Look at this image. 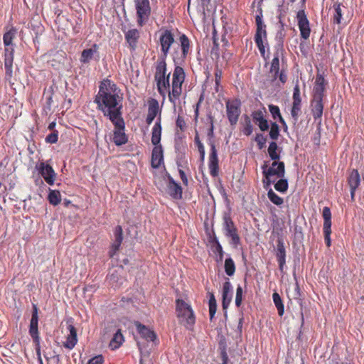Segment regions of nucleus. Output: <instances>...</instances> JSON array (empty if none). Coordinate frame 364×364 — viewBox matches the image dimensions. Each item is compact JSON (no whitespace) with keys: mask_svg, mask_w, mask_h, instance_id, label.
<instances>
[{"mask_svg":"<svg viewBox=\"0 0 364 364\" xmlns=\"http://www.w3.org/2000/svg\"><path fill=\"white\" fill-rule=\"evenodd\" d=\"M181 51L174 50L172 58L175 68L172 74L171 85L170 84V73H167L166 58L159 57L155 65L154 80L157 91L165 100L168 96L169 102L176 106L182 94V85L186 78L184 69L180 65L186 59L191 48L190 41L185 34L178 38Z\"/></svg>","mask_w":364,"mask_h":364,"instance_id":"f257e3e1","label":"nucleus"},{"mask_svg":"<svg viewBox=\"0 0 364 364\" xmlns=\"http://www.w3.org/2000/svg\"><path fill=\"white\" fill-rule=\"evenodd\" d=\"M123 97L116 84L107 79L100 82L94 102L109 121L122 117Z\"/></svg>","mask_w":364,"mask_h":364,"instance_id":"f03ea898","label":"nucleus"},{"mask_svg":"<svg viewBox=\"0 0 364 364\" xmlns=\"http://www.w3.org/2000/svg\"><path fill=\"white\" fill-rule=\"evenodd\" d=\"M161 115L157 118L151 130V143L154 146L151 152V164L154 168H159L164 163V150L160 144L162 127Z\"/></svg>","mask_w":364,"mask_h":364,"instance_id":"7ed1b4c3","label":"nucleus"},{"mask_svg":"<svg viewBox=\"0 0 364 364\" xmlns=\"http://www.w3.org/2000/svg\"><path fill=\"white\" fill-rule=\"evenodd\" d=\"M210 119V127L208 130L207 135L208 136V144L209 145L210 150L208 159V168L210 171V174L215 177L218 175L219 165H218V153L215 146V144L214 140L213 139L214 136V117L211 115L208 116Z\"/></svg>","mask_w":364,"mask_h":364,"instance_id":"20e7f679","label":"nucleus"},{"mask_svg":"<svg viewBox=\"0 0 364 364\" xmlns=\"http://www.w3.org/2000/svg\"><path fill=\"white\" fill-rule=\"evenodd\" d=\"M176 311L179 321L186 328L191 329L196 322V316L191 305L178 299L176 301Z\"/></svg>","mask_w":364,"mask_h":364,"instance_id":"39448f33","label":"nucleus"},{"mask_svg":"<svg viewBox=\"0 0 364 364\" xmlns=\"http://www.w3.org/2000/svg\"><path fill=\"white\" fill-rule=\"evenodd\" d=\"M15 36V31L10 30L6 32L3 36L4 50V67L6 74L9 77L12 75V65L14 61V48L12 47V41Z\"/></svg>","mask_w":364,"mask_h":364,"instance_id":"423d86ee","label":"nucleus"},{"mask_svg":"<svg viewBox=\"0 0 364 364\" xmlns=\"http://www.w3.org/2000/svg\"><path fill=\"white\" fill-rule=\"evenodd\" d=\"M259 14L255 17V23L257 26L256 33L255 35V42L259 50L261 55L266 59L264 41H267V33L266 31V25L262 21V10L261 8L258 9Z\"/></svg>","mask_w":364,"mask_h":364,"instance_id":"0eeeda50","label":"nucleus"},{"mask_svg":"<svg viewBox=\"0 0 364 364\" xmlns=\"http://www.w3.org/2000/svg\"><path fill=\"white\" fill-rule=\"evenodd\" d=\"M262 174L265 178L263 180V183L264 184V188L270 186L274 183L273 181L271 180V177L276 176L278 178H284L285 176V165L283 161H273L271 166L267 167V164L265 163L262 166Z\"/></svg>","mask_w":364,"mask_h":364,"instance_id":"6e6552de","label":"nucleus"},{"mask_svg":"<svg viewBox=\"0 0 364 364\" xmlns=\"http://www.w3.org/2000/svg\"><path fill=\"white\" fill-rule=\"evenodd\" d=\"M136 11L137 26H144L149 20L151 15V7L149 0H134Z\"/></svg>","mask_w":364,"mask_h":364,"instance_id":"1a4fd4ad","label":"nucleus"},{"mask_svg":"<svg viewBox=\"0 0 364 364\" xmlns=\"http://www.w3.org/2000/svg\"><path fill=\"white\" fill-rule=\"evenodd\" d=\"M274 49V56L270 63L269 73L272 74L273 80H277L279 70L282 68H284L285 65L282 37L279 43L275 46Z\"/></svg>","mask_w":364,"mask_h":364,"instance_id":"9d476101","label":"nucleus"},{"mask_svg":"<svg viewBox=\"0 0 364 364\" xmlns=\"http://www.w3.org/2000/svg\"><path fill=\"white\" fill-rule=\"evenodd\" d=\"M29 334L33 338V343L36 346L37 355L41 364H43L42 359L40 353V337L38 333V307L36 304H33V312L29 326Z\"/></svg>","mask_w":364,"mask_h":364,"instance_id":"9b49d317","label":"nucleus"},{"mask_svg":"<svg viewBox=\"0 0 364 364\" xmlns=\"http://www.w3.org/2000/svg\"><path fill=\"white\" fill-rule=\"evenodd\" d=\"M110 122L114 127V129L113 131V142L117 146L125 144L127 142L128 139L124 132L125 122L123 117L110 120Z\"/></svg>","mask_w":364,"mask_h":364,"instance_id":"f8f14e48","label":"nucleus"},{"mask_svg":"<svg viewBox=\"0 0 364 364\" xmlns=\"http://www.w3.org/2000/svg\"><path fill=\"white\" fill-rule=\"evenodd\" d=\"M223 227L225 235L231 239V244L235 247L240 245V238L238 235L237 229L229 215H225L223 217Z\"/></svg>","mask_w":364,"mask_h":364,"instance_id":"ddd939ff","label":"nucleus"},{"mask_svg":"<svg viewBox=\"0 0 364 364\" xmlns=\"http://www.w3.org/2000/svg\"><path fill=\"white\" fill-rule=\"evenodd\" d=\"M227 117L232 126L235 125L241 113V102L238 99L228 100L225 102Z\"/></svg>","mask_w":364,"mask_h":364,"instance_id":"4468645a","label":"nucleus"},{"mask_svg":"<svg viewBox=\"0 0 364 364\" xmlns=\"http://www.w3.org/2000/svg\"><path fill=\"white\" fill-rule=\"evenodd\" d=\"M296 19L301 38L307 40L311 34V28L304 9H301L297 12Z\"/></svg>","mask_w":364,"mask_h":364,"instance_id":"2eb2a0df","label":"nucleus"},{"mask_svg":"<svg viewBox=\"0 0 364 364\" xmlns=\"http://www.w3.org/2000/svg\"><path fill=\"white\" fill-rule=\"evenodd\" d=\"M292 105L291 109V115L294 122H296L301 114V98L300 93V87L298 82L294 87L292 96Z\"/></svg>","mask_w":364,"mask_h":364,"instance_id":"dca6fc26","label":"nucleus"},{"mask_svg":"<svg viewBox=\"0 0 364 364\" xmlns=\"http://www.w3.org/2000/svg\"><path fill=\"white\" fill-rule=\"evenodd\" d=\"M173 43L174 37L172 32L169 30H165L159 37V43L161 51V54L159 57L167 58L171 46Z\"/></svg>","mask_w":364,"mask_h":364,"instance_id":"f3484780","label":"nucleus"},{"mask_svg":"<svg viewBox=\"0 0 364 364\" xmlns=\"http://www.w3.org/2000/svg\"><path fill=\"white\" fill-rule=\"evenodd\" d=\"M36 169L48 184L50 186L54 184L56 173L50 165L42 161L36 165Z\"/></svg>","mask_w":364,"mask_h":364,"instance_id":"a211bd4d","label":"nucleus"},{"mask_svg":"<svg viewBox=\"0 0 364 364\" xmlns=\"http://www.w3.org/2000/svg\"><path fill=\"white\" fill-rule=\"evenodd\" d=\"M139 38L140 33L136 28L129 29L124 33L125 41L132 52L135 51L136 49Z\"/></svg>","mask_w":364,"mask_h":364,"instance_id":"6ab92c4d","label":"nucleus"},{"mask_svg":"<svg viewBox=\"0 0 364 364\" xmlns=\"http://www.w3.org/2000/svg\"><path fill=\"white\" fill-rule=\"evenodd\" d=\"M266 109L263 107L262 109L254 111L252 113L253 121L258 125L261 131L264 132L269 129V125L268 121L264 117Z\"/></svg>","mask_w":364,"mask_h":364,"instance_id":"aec40b11","label":"nucleus"},{"mask_svg":"<svg viewBox=\"0 0 364 364\" xmlns=\"http://www.w3.org/2000/svg\"><path fill=\"white\" fill-rule=\"evenodd\" d=\"M326 81L323 75L321 73H317L315 80V85L313 89V97L314 98H323L325 86Z\"/></svg>","mask_w":364,"mask_h":364,"instance_id":"412c9836","label":"nucleus"},{"mask_svg":"<svg viewBox=\"0 0 364 364\" xmlns=\"http://www.w3.org/2000/svg\"><path fill=\"white\" fill-rule=\"evenodd\" d=\"M222 297L223 309H227L232 298V287L228 279L223 283Z\"/></svg>","mask_w":364,"mask_h":364,"instance_id":"4be33fe9","label":"nucleus"},{"mask_svg":"<svg viewBox=\"0 0 364 364\" xmlns=\"http://www.w3.org/2000/svg\"><path fill=\"white\" fill-rule=\"evenodd\" d=\"M348 183L350 189V197L353 201L355 200V191L360 185V177L357 169H353L348 178Z\"/></svg>","mask_w":364,"mask_h":364,"instance_id":"5701e85b","label":"nucleus"},{"mask_svg":"<svg viewBox=\"0 0 364 364\" xmlns=\"http://www.w3.org/2000/svg\"><path fill=\"white\" fill-rule=\"evenodd\" d=\"M135 326L140 336L147 341H155L157 338L155 332L139 321L135 323Z\"/></svg>","mask_w":364,"mask_h":364,"instance_id":"b1692460","label":"nucleus"},{"mask_svg":"<svg viewBox=\"0 0 364 364\" xmlns=\"http://www.w3.org/2000/svg\"><path fill=\"white\" fill-rule=\"evenodd\" d=\"M68 329L69 331V334L66 336V341L63 342V346L65 348L72 350L77 343V330L72 324H69L68 326Z\"/></svg>","mask_w":364,"mask_h":364,"instance_id":"393cba45","label":"nucleus"},{"mask_svg":"<svg viewBox=\"0 0 364 364\" xmlns=\"http://www.w3.org/2000/svg\"><path fill=\"white\" fill-rule=\"evenodd\" d=\"M161 114L159 102L156 99L149 101L148 114L146 119L147 124H151L158 114Z\"/></svg>","mask_w":364,"mask_h":364,"instance_id":"a878e982","label":"nucleus"},{"mask_svg":"<svg viewBox=\"0 0 364 364\" xmlns=\"http://www.w3.org/2000/svg\"><path fill=\"white\" fill-rule=\"evenodd\" d=\"M276 257L279 264V270L283 272L284 267L286 264V250L282 239H279L277 240Z\"/></svg>","mask_w":364,"mask_h":364,"instance_id":"bb28decb","label":"nucleus"},{"mask_svg":"<svg viewBox=\"0 0 364 364\" xmlns=\"http://www.w3.org/2000/svg\"><path fill=\"white\" fill-rule=\"evenodd\" d=\"M311 113L315 120L321 119L323 115V98L313 97L311 102Z\"/></svg>","mask_w":364,"mask_h":364,"instance_id":"cd10ccee","label":"nucleus"},{"mask_svg":"<svg viewBox=\"0 0 364 364\" xmlns=\"http://www.w3.org/2000/svg\"><path fill=\"white\" fill-rule=\"evenodd\" d=\"M169 195L175 199H181L182 198L181 186L177 183L171 176H168V183L167 186Z\"/></svg>","mask_w":364,"mask_h":364,"instance_id":"c85d7f7f","label":"nucleus"},{"mask_svg":"<svg viewBox=\"0 0 364 364\" xmlns=\"http://www.w3.org/2000/svg\"><path fill=\"white\" fill-rule=\"evenodd\" d=\"M98 50L99 46L96 43H94L90 48L83 50L80 58V62L83 64L89 63Z\"/></svg>","mask_w":364,"mask_h":364,"instance_id":"c756f323","label":"nucleus"},{"mask_svg":"<svg viewBox=\"0 0 364 364\" xmlns=\"http://www.w3.org/2000/svg\"><path fill=\"white\" fill-rule=\"evenodd\" d=\"M114 235L115 240L112 245L113 251L109 252L110 257H112L114 256V255L115 254V252L119 250V247L123 240V235H122L123 231H122V228L120 225H117L114 228Z\"/></svg>","mask_w":364,"mask_h":364,"instance_id":"7c9ffc66","label":"nucleus"},{"mask_svg":"<svg viewBox=\"0 0 364 364\" xmlns=\"http://www.w3.org/2000/svg\"><path fill=\"white\" fill-rule=\"evenodd\" d=\"M124 336L121 333V330H118L114 334L109 343V347L112 350L119 348L124 342Z\"/></svg>","mask_w":364,"mask_h":364,"instance_id":"2f4dec72","label":"nucleus"},{"mask_svg":"<svg viewBox=\"0 0 364 364\" xmlns=\"http://www.w3.org/2000/svg\"><path fill=\"white\" fill-rule=\"evenodd\" d=\"M272 299L274 304L278 311V314L280 316H282L284 314V306L283 304L281 296L277 292H274L272 294Z\"/></svg>","mask_w":364,"mask_h":364,"instance_id":"473e14b6","label":"nucleus"},{"mask_svg":"<svg viewBox=\"0 0 364 364\" xmlns=\"http://www.w3.org/2000/svg\"><path fill=\"white\" fill-rule=\"evenodd\" d=\"M212 242L215 244V250L213 252L215 254H218L216 256V262H221L223 260L224 257V251L223 250V247L221 246L216 237L213 239Z\"/></svg>","mask_w":364,"mask_h":364,"instance_id":"72a5a7b5","label":"nucleus"},{"mask_svg":"<svg viewBox=\"0 0 364 364\" xmlns=\"http://www.w3.org/2000/svg\"><path fill=\"white\" fill-rule=\"evenodd\" d=\"M48 199L51 205H58L61 201L60 191L58 190H50Z\"/></svg>","mask_w":364,"mask_h":364,"instance_id":"f704fd0d","label":"nucleus"},{"mask_svg":"<svg viewBox=\"0 0 364 364\" xmlns=\"http://www.w3.org/2000/svg\"><path fill=\"white\" fill-rule=\"evenodd\" d=\"M323 218V228H331V212L328 207H324L322 211Z\"/></svg>","mask_w":364,"mask_h":364,"instance_id":"c9c22d12","label":"nucleus"},{"mask_svg":"<svg viewBox=\"0 0 364 364\" xmlns=\"http://www.w3.org/2000/svg\"><path fill=\"white\" fill-rule=\"evenodd\" d=\"M278 149V145L275 141H272L269 143L268 147V154L270 159L272 161H277L280 159V155L277 152Z\"/></svg>","mask_w":364,"mask_h":364,"instance_id":"e433bc0d","label":"nucleus"},{"mask_svg":"<svg viewBox=\"0 0 364 364\" xmlns=\"http://www.w3.org/2000/svg\"><path fill=\"white\" fill-rule=\"evenodd\" d=\"M225 272L228 276H232L235 272V264L231 257L227 258L225 261Z\"/></svg>","mask_w":364,"mask_h":364,"instance_id":"4c0bfd02","label":"nucleus"},{"mask_svg":"<svg viewBox=\"0 0 364 364\" xmlns=\"http://www.w3.org/2000/svg\"><path fill=\"white\" fill-rule=\"evenodd\" d=\"M217 310V302L216 299L214 296V294L213 293L210 295L209 299V315H210V320L212 321L215 316V314L216 313Z\"/></svg>","mask_w":364,"mask_h":364,"instance_id":"58836bf2","label":"nucleus"},{"mask_svg":"<svg viewBox=\"0 0 364 364\" xmlns=\"http://www.w3.org/2000/svg\"><path fill=\"white\" fill-rule=\"evenodd\" d=\"M267 197L272 203L277 205H281L284 203L283 198L275 193L271 188L267 192Z\"/></svg>","mask_w":364,"mask_h":364,"instance_id":"ea45409f","label":"nucleus"},{"mask_svg":"<svg viewBox=\"0 0 364 364\" xmlns=\"http://www.w3.org/2000/svg\"><path fill=\"white\" fill-rule=\"evenodd\" d=\"M288 187V181L284 178H279V180L274 184V188L280 193H285Z\"/></svg>","mask_w":364,"mask_h":364,"instance_id":"a19ab883","label":"nucleus"},{"mask_svg":"<svg viewBox=\"0 0 364 364\" xmlns=\"http://www.w3.org/2000/svg\"><path fill=\"white\" fill-rule=\"evenodd\" d=\"M269 137L272 140H277L279 136V127L277 122H272L270 127V131L269 133Z\"/></svg>","mask_w":364,"mask_h":364,"instance_id":"79ce46f5","label":"nucleus"},{"mask_svg":"<svg viewBox=\"0 0 364 364\" xmlns=\"http://www.w3.org/2000/svg\"><path fill=\"white\" fill-rule=\"evenodd\" d=\"M268 108H269V112L272 114V118L274 119H278L279 121L281 117H282L281 112H280L279 107L277 105H274L272 104V105H268Z\"/></svg>","mask_w":364,"mask_h":364,"instance_id":"37998d69","label":"nucleus"},{"mask_svg":"<svg viewBox=\"0 0 364 364\" xmlns=\"http://www.w3.org/2000/svg\"><path fill=\"white\" fill-rule=\"evenodd\" d=\"M334 11L335 14L333 16V23L339 24L341 23V20L342 18V10L341 8V4L334 5Z\"/></svg>","mask_w":364,"mask_h":364,"instance_id":"c03bdc74","label":"nucleus"},{"mask_svg":"<svg viewBox=\"0 0 364 364\" xmlns=\"http://www.w3.org/2000/svg\"><path fill=\"white\" fill-rule=\"evenodd\" d=\"M255 141L259 149H262L266 144L267 139L262 134H257L255 136Z\"/></svg>","mask_w":364,"mask_h":364,"instance_id":"a18cd8bd","label":"nucleus"},{"mask_svg":"<svg viewBox=\"0 0 364 364\" xmlns=\"http://www.w3.org/2000/svg\"><path fill=\"white\" fill-rule=\"evenodd\" d=\"M242 288L241 286H238L237 287V289H236V296H235V305L237 306V307H240L241 304H242Z\"/></svg>","mask_w":364,"mask_h":364,"instance_id":"49530a36","label":"nucleus"},{"mask_svg":"<svg viewBox=\"0 0 364 364\" xmlns=\"http://www.w3.org/2000/svg\"><path fill=\"white\" fill-rule=\"evenodd\" d=\"M45 140H46V141L47 143H50V144H55V143H56L58 141V132L57 131H54L52 133L49 134L48 135L46 136Z\"/></svg>","mask_w":364,"mask_h":364,"instance_id":"de8ad7c7","label":"nucleus"},{"mask_svg":"<svg viewBox=\"0 0 364 364\" xmlns=\"http://www.w3.org/2000/svg\"><path fill=\"white\" fill-rule=\"evenodd\" d=\"M323 235H324V241L327 247H330L331 245V228H323Z\"/></svg>","mask_w":364,"mask_h":364,"instance_id":"09e8293b","label":"nucleus"},{"mask_svg":"<svg viewBox=\"0 0 364 364\" xmlns=\"http://www.w3.org/2000/svg\"><path fill=\"white\" fill-rule=\"evenodd\" d=\"M118 271L113 272L111 274H109L107 278L109 281V282L112 284V286H114L115 287H118V276H119Z\"/></svg>","mask_w":364,"mask_h":364,"instance_id":"8fccbe9b","label":"nucleus"},{"mask_svg":"<svg viewBox=\"0 0 364 364\" xmlns=\"http://www.w3.org/2000/svg\"><path fill=\"white\" fill-rule=\"evenodd\" d=\"M215 75V91L218 92V87L220 84V80L222 78V71L220 70H216L214 73Z\"/></svg>","mask_w":364,"mask_h":364,"instance_id":"3c124183","label":"nucleus"},{"mask_svg":"<svg viewBox=\"0 0 364 364\" xmlns=\"http://www.w3.org/2000/svg\"><path fill=\"white\" fill-rule=\"evenodd\" d=\"M176 127H178L181 132H183L186 127V124L183 117L180 115H178L176 119Z\"/></svg>","mask_w":364,"mask_h":364,"instance_id":"603ef678","label":"nucleus"},{"mask_svg":"<svg viewBox=\"0 0 364 364\" xmlns=\"http://www.w3.org/2000/svg\"><path fill=\"white\" fill-rule=\"evenodd\" d=\"M277 78L279 79L281 82L285 83L287 80V69L284 68H282L280 70H279Z\"/></svg>","mask_w":364,"mask_h":364,"instance_id":"864d4df0","label":"nucleus"},{"mask_svg":"<svg viewBox=\"0 0 364 364\" xmlns=\"http://www.w3.org/2000/svg\"><path fill=\"white\" fill-rule=\"evenodd\" d=\"M53 89L50 87L49 94L46 97V103L48 109H50V107L53 104Z\"/></svg>","mask_w":364,"mask_h":364,"instance_id":"5fc2aeb1","label":"nucleus"},{"mask_svg":"<svg viewBox=\"0 0 364 364\" xmlns=\"http://www.w3.org/2000/svg\"><path fill=\"white\" fill-rule=\"evenodd\" d=\"M252 132H253V127L250 122V120H248L246 122V124L244 127L243 133L247 136H250L252 133Z\"/></svg>","mask_w":364,"mask_h":364,"instance_id":"6e6d98bb","label":"nucleus"},{"mask_svg":"<svg viewBox=\"0 0 364 364\" xmlns=\"http://www.w3.org/2000/svg\"><path fill=\"white\" fill-rule=\"evenodd\" d=\"M104 359L102 355H97L89 360L87 364H102Z\"/></svg>","mask_w":364,"mask_h":364,"instance_id":"4d7b16f0","label":"nucleus"},{"mask_svg":"<svg viewBox=\"0 0 364 364\" xmlns=\"http://www.w3.org/2000/svg\"><path fill=\"white\" fill-rule=\"evenodd\" d=\"M178 172H179V175H180V177H181V179L184 185L187 186L188 181V178H187L184 171H183L182 169H179Z\"/></svg>","mask_w":364,"mask_h":364,"instance_id":"13d9d810","label":"nucleus"},{"mask_svg":"<svg viewBox=\"0 0 364 364\" xmlns=\"http://www.w3.org/2000/svg\"><path fill=\"white\" fill-rule=\"evenodd\" d=\"M203 100V96L200 97L198 102L196 104V109H195V118L196 119L198 117V115H199V106H200V102H202Z\"/></svg>","mask_w":364,"mask_h":364,"instance_id":"bf43d9fd","label":"nucleus"},{"mask_svg":"<svg viewBox=\"0 0 364 364\" xmlns=\"http://www.w3.org/2000/svg\"><path fill=\"white\" fill-rule=\"evenodd\" d=\"M194 142H195L196 146H198V144H203L201 142L200 139V137H199V135H198V132H196V136L194 137Z\"/></svg>","mask_w":364,"mask_h":364,"instance_id":"052dcab7","label":"nucleus"},{"mask_svg":"<svg viewBox=\"0 0 364 364\" xmlns=\"http://www.w3.org/2000/svg\"><path fill=\"white\" fill-rule=\"evenodd\" d=\"M197 148H198V150L199 153L205 152V147H204V145L203 144H198L197 146Z\"/></svg>","mask_w":364,"mask_h":364,"instance_id":"680f3d73","label":"nucleus"},{"mask_svg":"<svg viewBox=\"0 0 364 364\" xmlns=\"http://www.w3.org/2000/svg\"><path fill=\"white\" fill-rule=\"evenodd\" d=\"M279 122L282 124L284 129L287 130V124L286 122L284 121V118L281 117V119H280V120Z\"/></svg>","mask_w":364,"mask_h":364,"instance_id":"e2e57ef3","label":"nucleus"},{"mask_svg":"<svg viewBox=\"0 0 364 364\" xmlns=\"http://www.w3.org/2000/svg\"><path fill=\"white\" fill-rule=\"evenodd\" d=\"M55 127V122H51L49 125H48V129L49 130H53Z\"/></svg>","mask_w":364,"mask_h":364,"instance_id":"0e129e2a","label":"nucleus"},{"mask_svg":"<svg viewBox=\"0 0 364 364\" xmlns=\"http://www.w3.org/2000/svg\"><path fill=\"white\" fill-rule=\"evenodd\" d=\"M205 152L200 153V159L201 162L204 161V160H205Z\"/></svg>","mask_w":364,"mask_h":364,"instance_id":"69168bd1","label":"nucleus"},{"mask_svg":"<svg viewBox=\"0 0 364 364\" xmlns=\"http://www.w3.org/2000/svg\"><path fill=\"white\" fill-rule=\"evenodd\" d=\"M243 318H241L239 321V327H242Z\"/></svg>","mask_w":364,"mask_h":364,"instance_id":"338daca9","label":"nucleus"},{"mask_svg":"<svg viewBox=\"0 0 364 364\" xmlns=\"http://www.w3.org/2000/svg\"><path fill=\"white\" fill-rule=\"evenodd\" d=\"M296 290L297 291L298 295H299L300 294H299V285L297 284H296Z\"/></svg>","mask_w":364,"mask_h":364,"instance_id":"774afa93","label":"nucleus"}]
</instances>
